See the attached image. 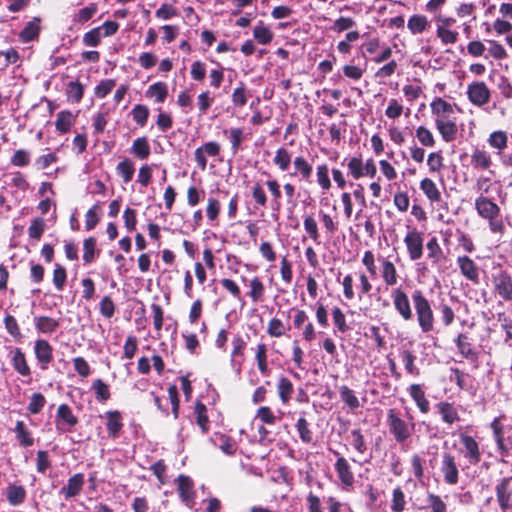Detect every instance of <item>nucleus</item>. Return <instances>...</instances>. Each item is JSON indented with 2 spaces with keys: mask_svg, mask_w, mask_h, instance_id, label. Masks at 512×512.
<instances>
[{
  "mask_svg": "<svg viewBox=\"0 0 512 512\" xmlns=\"http://www.w3.org/2000/svg\"><path fill=\"white\" fill-rule=\"evenodd\" d=\"M412 301L415 307L418 325L423 333H428L434 328V314L428 299L421 290H414Z\"/></svg>",
  "mask_w": 512,
  "mask_h": 512,
  "instance_id": "1",
  "label": "nucleus"
},
{
  "mask_svg": "<svg viewBox=\"0 0 512 512\" xmlns=\"http://www.w3.org/2000/svg\"><path fill=\"white\" fill-rule=\"evenodd\" d=\"M387 424L390 433L394 436L398 443L406 441L414 431V423H407L400 418L394 409L387 412Z\"/></svg>",
  "mask_w": 512,
  "mask_h": 512,
  "instance_id": "2",
  "label": "nucleus"
},
{
  "mask_svg": "<svg viewBox=\"0 0 512 512\" xmlns=\"http://www.w3.org/2000/svg\"><path fill=\"white\" fill-rule=\"evenodd\" d=\"M492 284L494 292L505 301H512V276L499 270L492 275Z\"/></svg>",
  "mask_w": 512,
  "mask_h": 512,
  "instance_id": "3",
  "label": "nucleus"
},
{
  "mask_svg": "<svg viewBox=\"0 0 512 512\" xmlns=\"http://www.w3.org/2000/svg\"><path fill=\"white\" fill-rule=\"evenodd\" d=\"M394 309L404 321H410L413 318V312L406 292L398 287L393 288L390 293Z\"/></svg>",
  "mask_w": 512,
  "mask_h": 512,
  "instance_id": "4",
  "label": "nucleus"
},
{
  "mask_svg": "<svg viewBox=\"0 0 512 512\" xmlns=\"http://www.w3.org/2000/svg\"><path fill=\"white\" fill-rule=\"evenodd\" d=\"M440 471L443 480L448 485H456L459 481V469L456 458L448 452L442 454Z\"/></svg>",
  "mask_w": 512,
  "mask_h": 512,
  "instance_id": "5",
  "label": "nucleus"
},
{
  "mask_svg": "<svg viewBox=\"0 0 512 512\" xmlns=\"http://www.w3.org/2000/svg\"><path fill=\"white\" fill-rule=\"evenodd\" d=\"M423 234L416 229L409 230L404 237V243L411 261L419 260L423 255Z\"/></svg>",
  "mask_w": 512,
  "mask_h": 512,
  "instance_id": "6",
  "label": "nucleus"
},
{
  "mask_svg": "<svg viewBox=\"0 0 512 512\" xmlns=\"http://www.w3.org/2000/svg\"><path fill=\"white\" fill-rule=\"evenodd\" d=\"M467 97L473 105L481 107L489 102L491 93L484 82L474 81L467 87Z\"/></svg>",
  "mask_w": 512,
  "mask_h": 512,
  "instance_id": "7",
  "label": "nucleus"
},
{
  "mask_svg": "<svg viewBox=\"0 0 512 512\" xmlns=\"http://www.w3.org/2000/svg\"><path fill=\"white\" fill-rule=\"evenodd\" d=\"M500 509L506 512L512 508V477H504L495 487Z\"/></svg>",
  "mask_w": 512,
  "mask_h": 512,
  "instance_id": "8",
  "label": "nucleus"
},
{
  "mask_svg": "<svg viewBox=\"0 0 512 512\" xmlns=\"http://www.w3.org/2000/svg\"><path fill=\"white\" fill-rule=\"evenodd\" d=\"M78 423L77 417L67 404H61L56 413V429L58 432H70Z\"/></svg>",
  "mask_w": 512,
  "mask_h": 512,
  "instance_id": "9",
  "label": "nucleus"
},
{
  "mask_svg": "<svg viewBox=\"0 0 512 512\" xmlns=\"http://www.w3.org/2000/svg\"><path fill=\"white\" fill-rule=\"evenodd\" d=\"M220 152V145L217 142L210 141L204 143L195 150V160L197 166L204 171L207 167V157H215Z\"/></svg>",
  "mask_w": 512,
  "mask_h": 512,
  "instance_id": "10",
  "label": "nucleus"
},
{
  "mask_svg": "<svg viewBox=\"0 0 512 512\" xmlns=\"http://www.w3.org/2000/svg\"><path fill=\"white\" fill-rule=\"evenodd\" d=\"M380 264V277L388 287H394L398 283V272L394 263L385 257L377 258Z\"/></svg>",
  "mask_w": 512,
  "mask_h": 512,
  "instance_id": "11",
  "label": "nucleus"
},
{
  "mask_svg": "<svg viewBox=\"0 0 512 512\" xmlns=\"http://www.w3.org/2000/svg\"><path fill=\"white\" fill-rule=\"evenodd\" d=\"M460 441L464 448V457L470 464H478L481 460V452L476 440L470 435L461 434Z\"/></svg>",
  "mask_w": 512,
  "mask_h": 512,
  "instance_id": "12",
  "label": "nucleus"
},
{
  "mask_svg": "<svg viewBox=\"0 0 512 512\" xmlns=\"http://www.w3.org/2000/svg\"><path fill=\"white\" fill-rule=\"evenodd\" d=\"M34 353L41 369L46 370L53 360V348L50 343L44 339L36 340Z\"/></svg>",
  "mask_w": 512,
  "mask_h": 512,
  "instance_id": "13",
  "label": "nucleus"
},
{
  "mask_svg": "<svg viewBox=\"0 0 512 512\" xmlns=\"http://www.w3.org/2000/svg\"><path fill=\"white\" fill-rule=\"evenodd\" d=\"M434 123L443 141L450 143L456 139L458 127L454 116L435 120Z\"/></svg>",
  "mask_w": 512,
  "mask_h": 512,
  "instance_id": "14",
  "label": "nucleus"
},
{
  "mask_svg": "<svg viewBox=\"0 0 512 512\" xmlns=\"http://www.w3.org/2000/svg\"><path fill=\"white\" fill-rule=\"evenodd\" d=\"M475 208L478 214L484 219H492L497 218L500 213L499 206L491 201L489 198L484 196H479L475 200Z\"/></svg>",
  "mask_w": 512,
  "mask_h": 512,
  "instance_id": "15",
  "label": "nucleus"
},
{
  "mask_svg": "<svg viewBox=\"0 0 512 512\" xmlns=\"http://www.w3.org/2000/svg\"><path fill=\"white\" fill-rule=\"evenodd\" d=\"M178 491L182 501L189 507L193 508L195 504V491L193 489V481L184 475H180L177 479Z\"/></svg>",
  "mask_w": 512,
  "mask_h": 512,
  "instance_id": "16",
  "label": "nucleus"
},
{
  "mask_svg": "<svg viewBox=\"0 0 512 512\" xmlns=\"http://www.w3.org/2000/svg\"><path fill=\"white\" fill-rule=\"evenodd\" d=\"M335 470L344 489H348L354 484V475L348 461L339 456L335 463Z\"/></svg>",
  "mask_w": 512,
  "mask_h": 512,
  "instance_id": "17",
  "label": "nucleus"
},
{
  "mask_svg": "<svg viewBox=\"0 0 512 512\" xmlns=\"http://www.w3.org/2000/svg\"><path fill=\"white\" fill-rule=\"evenodd\" d=\"M293 167L294 172L290 174L291 176L297 177L303 182L311 181L313 166L304 156L295 157Z\"/></svg>",
  "mask_w": 512,
  "mask_h": 512,
  "instance_id": "18",
  "label": "nucleus"
},
{
  "mask_svg": "<svg viewBox=\"0 0 512 512\" xmlns=\"http://www.w3.org/2000/svg\"><path fill=\"white\" fill-rule=\"evenodd\" d=\"M431 113L434 121L454 116L453 106L444 99L437 97L430 103Z\"/></svg>",
  "mask_w": 512,
  "mask_h": 512,
  "instance_id": "19",
  "label": "nucleus"
},
{
  "mask_svg": "<svg viewBox=\"0 0 512 512\" xmlns=\"http://www.w3.org/2000/svg\"><path fill=\"white\" fill-rule=\"evenodd\" d=\"M461 274L468 280L477 283L479 280L478 267L475 262L468 256H459L457 258Z\"/></svg>",
  "mask_w": 512,
  "mask_h": 512,
  "instance_id": "20",
  "label": "nucleus"
},
{
  "mask_svg": "<svg viewBox=\"0 0 512 512\" xmlns=\"http://www.w3.org/2000/svg\"><path fill=\"white\" fill-rule=\"evenodd\" d=\"M84 485V475L82 473L74 474L67 481V484L60 489L65 499H70L77 496Z\"/></svg>",
  "mask_w": 512,
  "mask_h": 512,
  "instance_id": "21",
  "label": "nucleus"
},
{
  "mask_svg": "<svg viewBox=\"0 0 512 512\" xmlns=\"http://www.w3.org/2000/svg\"><path fill=\"white\" fill-rule=\"evenodd\" d=\"M471 165L475 169H489L492 165L490 153L484 149L475 148L471 154Z\"/></svg>",
  "mask_w": 512,
  "mask_h": 512,
  "instance_id": "22",
  "label": "nucleus"
},
{
  "mask_svg": "<svg viewBox=\"0 0 512 512\" xmlns=\"http://www.w3.org/2000/svg\"><path fill=\"white\" fill-rule=\"evenodd\" d=\"M77 114H73L69 110L60 111L57 114L55 121L56 131L60 134H65L70 131L71 126L76 121Z\"/></svg>",
  "mask_w": 512,
  "mask_h": 512,
  "instance_id": "23",
  "label": "nucleus"
},
{
  "mask_svg": "<svg viewBox=\"0 0 512 512\" xmlns=\"http://www.w3.org/2000/svg\"><path fill=\"white\" fill-rule=\"evenodd\" d=\"M105 418L107 420L106 427L109 433V436L112 438H116L120 431L122 430V416L118 411H108L105 413Z\"/></svg>",
  "mask_w": 512,
  "mask_h": 512,
  "instance_id": "24",
  "label": "nucleus"
},
{
  "mask_svg": "<svg viewBox=\"0 0 512 512\" xmlns=\"http://www.w3.org/2000/svg\"><path fill=\"white\" fill-rule=\"evenodd\" d=\"M255 360L260 373L263 376H269L271 370L268 365L267 346L264 343L257 344L255 348Z\"/></svg>",
  "mask_w": 512,
  "mask_h": 512,
  "instance_id": "25",
  "label": "nucleus"
},
{
  "mask_svg": "<svg viewBox=\"0 0 512 512\" xmlns=\"http://www.w3.org/2000/svg\"><path fill=\"white\" fill-rule=\"evenodd\" d=\"M409 394L415 401L417 407L422 413H427L430 409L429 401L426 399L425 393L418 384H412L409 387Z\"/></svg>",
  "mask_w": 512,
  "mask_h": 512,
  "instance_id": "26",
  "label": "nucleus"
},
{
  "mask_svg": "<svg viewBox=\"0 0 512 512\" xmlns=\"http://www.w3.org/2000/svg\"><path fill=\"white\" fill-rule=\"evenodd\" d=\"M35 328L43 334H52L59 327V321L47 316L34 318Z\"/></svg>",
  "mask_w": 512,
  "mask_h": 512,
  "instance_id": "27",
  "label": "nucleus"
},
{
  "mask_svg": "<svg viewBox=\"0 0 512 512\" xmlns=\"http://www.w3.org/2000/svg\"><path fill=\"white\" fill-rule=\"evenodd\" d=\"M210 440L215 445H218L219 449L227 455H233L236 451L237 447L235 442L224 434L215 433Z\"/></svg>",
  "mask_w": 512,
  "mask_h": 512,
  "instance_id": "28",
  "label": "nucleus"
},
{
  "mask_svg": "<svg viewBox=\"0 0 512 512\" xmlns=\"http://www.w3.org/2000/svg\"><path fill=\"white\" fill-rule=\"evenodd\" d=\"M14 432L21 446L30 447L34 444V438L23 421L16 422Z\"/></svg>",
  "mask_w": 512,
  "mask_h": 512,
  "instance_id": "29",
  "label": "nucleus"
},
{
  "mask_svg": "<svg viewBox=\"0 0 512 512\" xmlns=\"http://www.w3.org/2000/svg\"><path fill=\"white\" fill-rule=\"evenodd\" d=\"M39 22V18H34L32 21L27 23V25L19 34V39L21 42L28 43L38 37L40 32Z\"/></svg>",
  "mask_w": 512,
  "mask_h": 512,
  "instance_id": "30",
  "label": "nucleus"
},
{
  "mask_svg": "<svg viewBox=\"0 0 512 512\" xmlns=\"http://www.w3.org/2000/svg\"><path fill=\"white\" fill-rule=\"evenodd\" d=\"M13 368L22 376L30 375V368L27 364L24 353L20 348H15L11 359Z\"/></svg>",
  "mask_w": 512,
  "mask_h": 512,
  "instance_id": "31",
  "label": "nucleus"
},
{
  "mask_svg": "<svg viewBox=\"0 0 512 512\" xmlns=\"http://www.w3.org/2000/svg\"><path fill=\"white\" fill-rule=\"evenodd\" d=\"M487 142L490 147L497 150V154H501L507 147L508 137L504 131L498 130L489 135Z\"/></svg>",
  "mask_w": 512,
  "mask_h": 512,
  "instance_id": "32",
  "label": "nucleus"
},
{
  "mask_svg": "<svg viewBox=\"0 0 512 512\" xmlns=\"http://www.w3.org/2000/svg\"><path fill=\"white\" fill-rule=\"evenodd\" d=\"M420 189L431 202H439L441 200V193L430 178H424L420 182Z\"/></svg>",
  "mask_w": 512,
  "mask_h": 512,
  "instance_id": "33",
  "label": "nucleus"
},
{
  "mask_svg": "<svg viewBox=\"0 0 512 512\" xmlns=\"http://www.w3.org/2000/svg\"><path fill=\"white\" fill-rule=\"evenodd\" d=\"M116 172L122 178L125 184L129 183L132 180L135 172L133 161L129 158H125L123 161L117 164Z\"/></svg>",
  "mask_w": 512,
  "mask_h": 512,
  "instance_id": "34",
  "label": "nucleus"
},
{
  "mask_svg": "<svg viewBox=\"0 0 512 512\" xmlns=\"http://www.w3.org/2000/svg\"><path fill=\"white\" fill-rule=\"evenodd\" d=\"M6 496L8 502L11 505L16 506L24 502L26 491L22 486L10 484L6 489Z\"/></svg>",
  "mask_w": 512,
  "mask_h": 512,
  "instance_id": "35",
  "label": "nucleus"
},
{
  "mask_svg": "<svg viewBox=\"0 0 512 512\" xmlns=\"http://www.w3.org/2000/svg\"><path fill=\"white\" fill-rule=\"evenodd\" d=\"M438 411L441 414L442 420L449 425L460 420L457 410L448 402L439 403Z\"/></svg>",
  "mask_w": 512,
  "mask_h": 512,
  "instance_id": "36",
  "label": "nucleus"
},
{
  "mask_svg": "<svg viewBox=\"0 0 512 512\" xmlns=\"http://www.w3.org/2000/svg\"><path fill=\"white\" fill-rule=\"evenodd\" d=\"M167 94L168 87L164 82H156L149 86L148 90L146 91V96L155 99L157 103L164 102Z\"/></svg>",
  "mask_w": 512,
  "mask_h": 512,
  "instance_id": "37",
  "label": "nucleus"
},
{
  "mask_svg": "<svg viewBox=\"0 0 512 512\" xmlns=\"http://www.w3.org/2000/svg\"><path fill=\"white\" fill-rule=\"evenodd\" d=\"M339 395L342 402H344L351 410L358 409L361 404L355 392L348 386L342 385L339 387Z\"/></svg>",
  "mask_w": 512,
  "mask_h": 512,
  "instance_id": "38",
  "label": "nucleus"
},
{
  "mask_svg": "<svg viewBox=\"0 0 512 512\" xmlns=\"http://www.w3.org/2000/svg\"><path fill=\"white\" fill-rule=\"evenodd\" d=\"M292 161L291 153L285 147H280L276 150L273 158V163L280 171H287Z\"/></svg>",
  "mask_w": 512,
  "mask_h": 512,
  "instance_id": "39",
  "label": "nucleus"
},
{
  "mask_svg": "<svg viewBox=\"0 0 512 512\" xmlns=\"http://www.w3.org/2000/svg\"><path fill=\"white\" fill-rule=\"evenodd\" d=\"M131 152L141 160L146 159L150 155V145L147 138L140 137L135 139L131 147Z\"/></svg>",
  "mask_w": 512,
  "mask_h": 512,
  "instance_id": "40",
  "label": "nucleus"
},
{
  "mask_svg": "<svg viewBox=\"0 0 512 512\" xmlns=\"http://www.w3.org/2000/svg\"><path fill=\"white\" fill-rule=\"evenodd\" d=\"M277 391L282 403L287 404L293 394L292 382L286 377H281L277 383Z\"/></svg>",
  "mask_w": 512,
  "mask_h": 512,
  "instance_id": "41",
  "label": "nucleus"
},
{
  "mask_svg": "<svg viewBox=\"0 0 512 512\" xmlns=\"http://www.w3.org/2000/svg\"><path fill=\"white\" fill-rule=\"evenodd\" d=\"M303 226L310 239L315 243H320L318 224L313 214H309L304 217Z\"/></svg>",
  "mask_w": 512,
  "mask_h": 512,
  "instance_id": "42",
  "label": "nucleus"
},
{
  "mask_svg": "<svg viewBox=\"0 0 512 512\" xmlns=\"http://www.w3.org/2000/svg\"><path fill=\"white\" fill-rule=\"evenodd\" d=\"M349 438L350 444L359 455H364L367 452V444L360 429H353Z\"/></svg>",
  "mask_w": 512,
  "mask_h": 512,
  "instance_id": "43",
  "label": "nucleus"
},
{
  "mask_svg": "<svg viewBox=\"0 0 512 512\" xmlns=\"http://www.w3.org/2000/svg\"><path fill=\"white\" fill-rule=\"evenodd\" d=\"M84 88L78 81H71L66 88V96L69 102L79 103L83 98Z\"/></svg>",
  "mask_w": 512,
  "mask_h": 512,
  "instance_id": "44",
  "label": "nucleus"
},
{
  "mask_svg": "<svg viewBox=\"0 0 512 512\" xmlns=\"http://www.w3.org/2000/svg\"><path fill=\"white\" fill-rule=\"evenodd\" d=\"M428 20L424 15H413L409 18L407 27L412 34H420L426 30Z\"/></svg>",
  "mask_w": 512,
  "mask_h": 512,
  "instance_id": "45",
  "label": "nucleus"
},
{
  "mask_svg": "<svg viewBox=\"0 0 512 512\" xmlns=\"http://www.w3.org/2000/svg\"><path fill=\"white\" fill-rule=\"evenodd\" d=\"M400 357L406 372L410 375L418 376L420 371L415 365L416 356L409 350H402L400 352Z\"/></svg>",
  "mask_w": 512,
  "mask_h": 512,
  "instance_id": "46",
  "label": "nucleus"
},
{
  "mask_svg": "<svg viewBox=\"0 0 512 512\" xmlns=\"http://www.w3.org/2000/svg\"><path fill=\"white\" fill-rule=\"evenodd\" d=\"M250 291L248 295L252 299L254 303H257L262 300L265 287L262 281L258 277H254L249 283Z\"/></svg>",
  "mask_w": 512,
  "mask_h": 512,
  "instance_id": "47",
  "label": "nucleus"
},
{
  "mask_svg": "<svg viewBox=\"0 0 512 512\" xmlns=\"http://www.w3.org/2000/svg\"><path fill=\"white\" fill-rule=\"evenodd\" d=\"M228 133V138L231 143L232 153L235 155L241 146V142L244 140V131L242 128H231L229 131H225Z\"/></svg>",
  "mask_w": 512,
  "mask_h": 512,
  "instance_id": "48",
  "label": "nucleus"
},
{
  "mask_svg": "<svg viewBox=\"0 0 512 512\" xmlns=\"http://www.w3.org/2000/svg\"><path fill=\"white\" fill-rule=\"evenodd\" d=\"M253 36L256 41L262 45L270 43L273 39V33L271 30L262 23L254 27Z\"/></svg>",
  "mask_w": 512,
  "mask_h": 512,
  "instance_id": "49",
  "label": "nucleus"
},
{
  "mask_svg": "<svg viewBox=\"0 0 512 512\" xmlns=\"http://www.w3.org/2000/svg\"><path fill=\"white\" fill-rule=\"evenodd\" d=\"M362 264L366 268L367 273L371 278L377 277V265H376V257L373 251L367 250L364 252L362 260Z\"/></svg>",
  "mask_w": 512,
  "mask_h": 512,
  "instance_id": "50",
  "label": "nucleus"
},
{
  "mask_svg": "<svg viewBox=\"0 0 512 512\" xmlns=\"http://www.w3.org/2000/svg\"><path fill=\"white\" fill-rule=\"evenodd\" d=\"M316 177L319 186L327 191L331 188V181L329 178V169L327 164L318 165L316 168Z\"/></svg>",
  "mask_w": 512,
  "mask_h": 512,
  "instance_id": "51",
  "label": "nucleus"
},
{
  "mask_svg": "<svg viewBox=\"0 0 512 512\" xmlns=\"http://www.w3.org/2000/svg\"><path fill=\"white\" fill-rule=\"evenodd\" d=\"M295 426H296V429H297V431L299 433V437L302 440V442H304V443H311L312 440H313V434H312V431L309 428L308 421L305 418L300 417L297 420V423H296Z\"/></svg>",
  "mask_w": 512,
  "mask_h": 512,
  "instance_id": "52",
  "label": "nucleus"
},
{
  "mask_svg": "<svg viewBox=\"0 0 512 512\" xmlns=\"http://www.w3.org/2000/svg\"><path fill=\"white\" fill-rule=\"evenodd\" d=\"M97 4L91 3L89 6L80 9L73 17L76 23H85L90 20L97 12Z\"/></svg>",
  "mask_w": 512,
  "mask_h": 512,
  "instance_id": "53",
  "label": "nucleus"
},
{
  "mask_svg": "<svg viewBox=\"0 0 512 512\" xmlns=\"http://www.w3.org/2000/svg\"><path fill=\"white\" fill-rule=\"evenodd\" d=\"M415 134L416 138L423 146L433 147L435 145V138L428 128L424 126H419L416 129Z\"/></svg>",
  "mask_w": 512,
  "mask_h": 512,
  "instance_id": "54",
  "label": "nucleus"
},
{
  "mask_svg": "<svg viewBox=\"0 0 512 512\" xmlns=\"http://www.w3.org/2000/svg\"><path fill=\"white\" fill-rule=\"evenodd\" d=\"M403 112L404 106L399 100L395 98L389 100L388 106L385 110V115L387 118L395 120L399 118L403 114Z\"/></svg>",
  "mask_w": 512,
  "mask_h": 512,
  "instance_id": "55",
  "label": "nucleus"
},
{
  "mask_svg": "<svg viewBox=\"0 0 512 512\" xmlns=\"http://www.w3.org/2000/svg\"><path fill=\"white\" fill-rule=\"evenodd\" d=\"M347 168L353 179L358 180L364 176L363 162L360 157H352L347 163Z\"/></svg>",
  "mask_w": 512,
  "mask_h": 512,
  "instance_id": "56",
  "label": "nucleus"
},
{
  "mask_svg": "<svg viewBox=\"0 0 512 512\" xmlns=\"http://www.w3.org/2000/svg\"><path fill=\"white\" fill-rule=\"evenodd\" d=\"M428 250V258L432 259L433 263H438L443 255L442 249L436 237H432L426 244Z\"/></svg>",
  "mask_w": 512,
  "mask_h": 512,
  "instance_id": "57",
  "label": "nucleus"
},
{
  "mask_svg": "<svg viewBox=\"0 0 512 512\" xmlns=\"http://www.w3.org/2000/svg\"><path fill=\"white\" fill-rule=\"evenodd\" d=\"M405 505L406 501L404 492L400 487L395 488L392 493L391 509L394 512H403Z\"/></svg>",
  "mask_w": 512,
  "mask_h": 512,
  "instance_id": "58",
  "label": "nucleus"
},
{
  "mask_svg": "<svg viewBox=\"0 0 512 512\" xmlns=\"http://www.w3.org/2000/svg\"><path fill=\"white\" fill-rule=\"evenodd\" d=\"M436 35L443 44H454L458 40V32L444 27H437Z\"/></svg>",
  "mask_w": 512,
  "mask_h": 512,
  "instance_id": "59",
  "label": "nucleus"
},
{
  "mask_svg": "<svg viewBox=\"0 0 512 512\" xmlns=\"http://www.w3.org/2000/svg\"><path fill=\"white\" fill-rule=\"evenodd\" d=\"M31 154L29 151L24 149H19L14 152L12 155L10 162L15 167H24L30 163Z\"/></svg>",
  "mask_w": 512,
  "mask_h": 512,
  "instance_id": "60",
  "label": "nucleus"
},
{
  "mask_svg": "<svg viewBox=\"0 0 512 512\" xmlns=\"http://www.w3.org/2000/svg\"><path fill=\"white\" fill-rule=\"evenodd\" d=\"M333 322L337 330L341 333H346L349 330V326L346 322L345 314L339 307L332 309Z\"/></svg>",
  "mask_w": 512,
  "mask_h": 512,
  "instance_id": "61",
  "label": "nucleus"
},
{
  "mask_svg": "<svg viewBox=\"0 0 512 512\" xmlns=\"http://www.w3.org/2000/svg\"><path fill=\"white\" fill-rule=\"evenodd\" d=\"M96 399L99 401H107L110 398V391L107 384L101 379H96L92 384Z\"/></svg>",
  "mask_w": 512,
  "mask_h": 512,
  "instance_id": "62",
  "label": "nucleus"
},
{
  "mask_svg": "<svg viewBox=\"0 0 512 512\" xmlns=\"http://www.w3.org/2000/svg\"><path fill=\"white\" fill-rule=\"evenodd\" d=\"M285 332H286V326L280 319L272 318L268 322L267 333L271 337H277V338L281 337L285 334Z\"/></svg>",
  "mask_w": 512,
  "mask_h": 512,
  "instance_id": "63",
  "label": "nucleus"
},
{
  "mask_svg": "<svg viewBox=\"0 0 512 512\" xmlns=\"http://www.w3.org/2000/svg\"><path fill=\"white\" fill-rule=\"evenodd\" d=\"M427 503L431 512H447V505L438 495L428 494Z\"/></svg>",
  "mask_w": 512,
  "mask_h": 512,
  "instance_id": "64",
  "label": "nucleus"
}]
</instances>
